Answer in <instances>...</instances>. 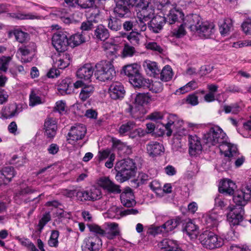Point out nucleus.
<instances>
[{"label": "nucleus", "instance_id": "f257e3e1", "mask_svg": "<svg viewBox=\"0 0 251 251\" xmlns=\"http://www.w3.org/2000/svg\"><path fill=\"white\" fill-rule=\"evenodd\" d=\"M226 134L219 126L211 127L203 136L204 143L209 147L218 146L220 152L229 158L235 157L238 154L236 145L227 142Z\"/></svg>", "mask_w": 251, "mask_h": 251}, {"label": "nucleus", "instance_id": "f03ea898", "mask_svg": "<svg viewBox=\"0 0 251 251\" xmlns=\"http://www.w3.org/2000/svg\"><path fill=\"white\" fill-rule=\"evenodd\" d=\"M151 0H115L114 12L119 17H124L129 12L130 6H135L141 10L137 13L138 19L149 21L154 15V9L149 6Z\"/></svg>", "mask_w": 251, "mask_h": 251}, {"label": "nucleus", "instance_id": "7ed1b4c3", "mask_svg": "<svg viewBox=\"0 0 251 251\" xmlns=\"http://www.w3.org/2000/svg\"><path fill=\"white\" fill-rule=\"evenodd\" d=\"M233 201L236 204L233 209L227 214V220L233 225H238L243 220L244 211L243 207L248 201L251 200V190L249 186L234 193Z\"/></svg>", "mask_w": 251, "mask_h": 251}, {"label": "nucleus", "instance_id": "20e7f679", "mask_svg": "<svg viewBox=\"0 0 251 251\" xmlns=\"http://www.w3.org/2000/svg\"><path fill=\"white\" fill-rule=\"evenodd\" d=\"M115 169L117 172L115 176L116 180L123 182L135 176L137 167L132 159L126 158L117 162Z\"/></svg>", "mask_w": 251, "mask_h": 251}, {"label": "nucleus", "instance_id": "39448f33", "mask_svg": "<svg viewBox=\"0 0 251 251\" xmlns=\"http://www.w3.org/2000/svg\"><path fill=\"white\" fill-rule=\"evenodd\" d=\"M167 119V123L163 124V125L167 131L166 134L168 136H170L173 132L179 136L185 135L187 133V130L181 128L183 121L176 115L169 114Z\"/></svg>", "mask_w": 251, "mask_h": 251}, {"label": "nucleus", "instance_id": "423d86ee", "mask_svg": "<svg viewBox=\"0 0 251 251\" xmlns=\"http://www.w3.org/2000/svg\"><path fill=\"white\" fill-rule=\"evenodd\" d=\"M94 75L101 81L112 79L115 75L114 67L110 61H101L95 65Z\"/></svg>", "mask_w": 251, "mask_h": 251}, {"label": "nucleus", "instance_id": "0eeeda50", "mask_svg": "<svg viewBox=\"0 0 251 251\" xmlns=\"http://www.w3.org/2000/svg\"><path fill=\"white\" fill-rule=\"evenodd\" d=\"M199 240L204 248L210 250L220 248L224 244L222 238L209 230H205L201 233Z\"/></svg>", "mask_w": 251, "mask_h": 251}, {"label": "nucleus", "instance_id": "6e6552de", "mask_svg": "<svg viewBox=\"0 0 251 251\" xmlns=\"http://www.w3.org/2000/svg\"><path fill=\"white\" fill-rule=\"evenodd\" d=\"M181 7L175 6L173 5L171 8L168 9L166 13H164V16H163L165 19L166 24L169 25L177 24L180 23L181 21L184 22V14L180 9Z\"/></svg>", "mask_w": 251, "mask_h": 251}, {"label": "nucleus", "instance_id": "1a4fd4ad", "mask_svg": "<svg viewBox=\"0 0 251 251\" xmlns=\"http://www.w3.org/2000/svg\"><path fill=\"white\" fill-rule=\"evenodd\" d=\"M86 132V128L83 124H77L72 126L68 133V143L74 144L77 141L82 139Z\"/></svg>", "mask_w": 251, "mask_h": 251}, {"label": "nucleus", "instance_id": "9d476101", "mask_svg": "<svg viewBox=\"0 0 251 251\" xmlns=\"http://www.w3.org/2000/svg\"><path fill=\"white\" fill-rule=\"evenodd\" d=\"M69 40L66 32H59L54 34L52 38V44L58 51H63L67 49Z\"/></svg>", "mask_w": 251, "mask_h": 251}, {"label": "nucleus", "instance_id": "9b49d317", "mask_svg": "<svg viewBox=\"0 0 251 251\" xmlns=\"http://www.w3.org/2000/svg\"><path fill=\"white\" fill-rule=\"evenodd\" d=\"M101 246V240L99 237L90 235L84 239L82 249L83 251H99Z\"/></svg>", "mask_w": 251, "mask_h": 251}, {"label": "nucleus", "instance_id": "f8f14e48", "mask_svg": "<svg viewBox=\"0 0 251 251\" xmlns=\"http://www.w3.org/2000/svg\"><path fill=\"white\" fill-rule=\"evenodd\" d=\"M189 153L191 156L200 154L202 151L201 140L196 135H189L188 136Z\"/></svg>", "mask_w": 251, "mask_h": 251}, {"label": "nucleus", "instance_id": "ddd939ff", "mask_svg": "<svg viewBox=\"0 0 251 251\" xmlns=\"http://www.w3.org/2000/svg\"><path fill=\"white\" fill-rule=\"evenodd\" d=\"M185 26L195 33L202 22L201 17L197 14L187 15L184 20Z\"/></svg>", "mask_w": 251, "mask_h": 251}, {"label": "nucleus", "instance_id": "4468645a", "mask_svg": "<svg viewBox=\"0 0 251 251\" xmlns=\"http://www.w3.org/2000/svg\"><path fill=\"white\" fill-rule=\"evenodd\" d=\"M215 25L213 23L202 22L195 33L201 38H208L214 34Z\"/></svg>", "mask_w": 251, "mask_h": 251}, {"label": "nucleus", "instance_id": "2eb2a0df", "mask_svg": "<svg viewBox=\"0 0 251 251\" xmlns=\"http://www.w3.org/2000/svg\"><path fill=\"white\" fill-rule=\"evenodd\" d=\"M108 92L111 99L118 100L123 98L126 92L123 85L120 82L116 81L110 85Z\"/></svg>", "mask_w": 251, "mask_h": 251}, {"label": "nucleus", "instance_id": "dca6fc26", "mask_svg": "<svg viewBox=\"0 0 251 251\" xmlns=\"http://www.w3.org/2000/svg\"><path fill=\"white\" fill-rule=\"evenodd\" d=\"M98 184L100 186L110 193L117 194L121 193L120 186L115 184L108 177L104 176L100 178Z\"/></svg>", "mask_w": 251, "mask_h": 251}, {"label": "nucleus", "instance_id": "f3484780", "mask_svg": "<svg viewBox=\"0 0 251 251\" xmlns=\"http://www.w3.org/2000/svg\"><path fill=\"white\" fill-rule=\"evenodd\" d=\"M44 102L45 97L42 91L37 88L32 89L29 96V106L34 107Z\"/></svg>", "mask_w": 251, "mask_h": 251}, {"label": "nucleus", "instance_id": "a211bd4d", "mask_svg": "<svg viewBox=\"0 0 251 251\" xmlns=\"http://www.w3.org/2000/svg\"><path fill=\"white\" fill-rule=\"evenodd\" d=\"M120 199L121 203L126 207H130L136 204L134 196L131 189L129 187L125 189L124 191L121 194Z\"/></svg>", "mask_w": 251, "mask_h": 251}, {"label": "nucleus", "instance_id": "6ab92c4d", "mask_svg": "<svg viewBox=\"0 0 251 251\" xmlns=\"http://www.w3.org/2000/svg\"><path fill=\"white\" fill-rule=\"evenodd\" d=\"M166 23L165 19L163 16L156 15L150 21L148 27L150 30L154 33H159Z\"/></svg>", "mask_w": 251, "mask_h": 251}, {"label": "nucleus", "instance_id": "aec40b11", "mask_svg": "<svg viewBox=\"0 0 251 251\" xmlns=\"http://www.w3.org/2000/svg\"><path fill=\"white\" fill-rule=\"evenodd\" d=\"M71 59V55L68 53L59 54L55 61L53 60V66L60 69H64L69 65Z\"/></svg>", "mask_w": 251, "mask_h": 251}, {"label": "nucleus", "instance_id": "412c9836", "mask_svg": "<svg viewBox=\"0 0 251 251\" xmlns=\"http://www.w3.org/2000/svg\"><path fill=\"white\" fill-rule=\"evenodd\" d=\"M161 251H183L177 245L176 241L164 239L159 244Z\"/></svg>", "mask_w": 251, "mask_h": 251}, {"label": "nucleus", "instance_id": "4be33fe9", "mask_svg": "<svg viewBox=\"0 0 251 251\" xmlns=\"http://www.w3.org/2000/svg\"><path fill=\"white\" fill-rule=\"evenodd\" d=\"M105 225L107 228L105 230L104 237L112 240L120 235V230L117 224L107 223Z\"/></svg>", "mask_w": 251, "mask_h": 251}, {"label": "nucleus", "instance_id": "5701e85b", "mask_svg": "<svg viewBox=\"0 0 251 251\" xmlns=\"http://www.w3.org/2000/svg\"><path fill=\"white\" fill-rule=\"evenodd\" d=\"M21 111V107H19L16 103H12L5 106L2 110L1 113L3 117L8 119L17 116Z\"/></svg>", "mask_w": 251, "mask_h": 251}, {"label": "nucleus", "instance_id": "b1692460", "mask_svg": "<svg viewBox=\"0 0 251 251\" xmlns=\"http://www.w3.org/2000/svg\"><path fill=\"white\" fill-rule=\"evenodd\" d=\"M94 71L91 64H86L78 69L76 75L81 79L89 80L92 76Z\"/></svg>", "mask_w": 251, "mask_h": 251}, {"label": "nucleus", "instance_id": "393cba45", "mask_svg": "<svg viewBox=\"0 0 251 251\" xmlns=\"http://www.w3.org/2000/svg\"><path fill=\"white\" fill-rule=\"evenodd\" d=\"M164 150L162 145L156 142H151L147 145V152L151 157L160 155Z\"/></svg>", "mask_w": 251, "mask_h": 251}, {"label": "nucleus", "instance_id": "a878e982", "mask_svg": "<svg viewBox=\"0 0 251 251\" xmlns=\"http://www.w3.org/2000/svg\"><path fill=\"white\" fill-rule=\"evenodd\" d=\"M236 188L235 184L229 179H225L219 187V191L220 193H226L229 195L234 194V189Z\"/></svg>", "mask_w": 251, "mask_h": 251}, {"label": "nucleus", "instance_id": "bb28decb", "mask_svg": "<svg viewBox=\"0 0 251 251\" xmlns=\"http://www.w3.org/2000/svg\"><path fill=\"white\" fill-rule=\"evenodd\" d=\"M143 66L147 73L151 76H155L159 74L160 70L155 62L146 60L144 62Z\"/></svg>", "mask_w": 251, "mask_h": 251}, {"label": "nucleus", "instance_id": "cd10ccee", "mask_svg": "<svg viewBox=\"0 0 251 251\" xmlns=\"http://www.w3.org/2000/svg\"><path fill=\"white\" fill-rule=\"evenodd\" d=\"M109 37L108 30L103 25L97 26L94 30V37L97 40L104 41Z\"/></svg>", "mask_w": 251, "mask_h": 251}, {"label": "nucleus", "instance_id": "c85d7f7f", "mask_svg": "<svg viewBox=\"0 0 251 251\" xmlns=\"http://www.w3.org/2000/svg\"><path fill=\"white\" fill-rule=\"evenodd\" d=\"M222 220V216L212 212L206 216L205 222L209 227H217L219 222Z\"/></svg>", "mask_w": 251, "mask_h": 251}, {"label": "nucleus", "instance_id": "c756f323", "mask_svg": "<svg viewBox=\"0 0 251 251\" xmlns=\"http://www.w3.org/2000/svg\"><path fill=\"white\" fill-rule=\"evenodd\" d=\"M149 79L144 78L139 73L136 75L129 79L130 83L135 87H143L146 88L147 85L149 83Z\"/></svg>", "mask_w": 251, "mask_h": 251}, {"label": "nucleus", "instance_id": "7c9ffc66", "mask_svg": "<svg viewBox=\"0 0 251 251\" xmlns=\"http://www.w3.org/2000/svg\"><path fill=\"white\" fill-rule=\"evenodd\" d=\"M72 83L71 79L66 78L63 79L58 86V90L62 94H70L72 92Z\"/></svg>", "mask_w": 251, "mask_h": 251}, {"label": "nucleus", "instance_id": "2f4dec72", "mask_svg": "<svg viewBox=\"0 0 251 251\" xmlns=\"http://www.w3.org/2000/svg\"><path fill=\"white\" fill-rule=\"evenodd\" d=\"M7 15L9 17L15 18L18 20L39 19L41 17L40 16L36 15V14H34V13H9L7 14Z\"/></svg>", "mask_w": 251, "mask_h": 251}, {"label": "nucleus", "instance_id": "473e14b6", "mask_svg": "<svg viewBox=\"0 0 251 251\" xmlns=\"http://www.w3.org/2000/svg\"><path fill=\"white\" fill-rule=\"evenodd\" d=\"M9 35L10 37L14 36L16 41L21 43H25L28 39V34L20 29H14L10 31Z\"/></svg>", "mask_w": 251, "mask_h": 251}, {"label": "nucleus", "instance_id": "72a5a7b5", "mask_svg": "<svg viewBox=\"0 0 251 251\" xmlns=\"http://www.w3.org/2000/svg\"><path fill=\"white\" fill-rule=\"evenodd\" d=\"M68 40L70 46L75 47L84 43L86 41V38L82 32L77 33L71 35Z\"/></svg>", "mask_w": 251, "mask_h": 251}, {"label": "nucleus", "instance_id": "f704fd0d", "mask_svg": "<svg viewBox=\"0 0 251 251\" xmlns=\"http://www.w3.org/2000/svg\"><path fill=\"white\" fill-rule=\"evenodd\" d=\"M185 232L191 239H196L199 233L198 226L192 222H188L185 227Z\"/></svg>", "mask_w": 251, "mask_h": 251}, {"label": "nucleus", "instance_id": "c9c22d12", "mask_svg": "<svg viewBox=\"0 0 251 251\" xmlns=\"http://www.w3.org/2000/svg\"><path fill=\"white\" fill-rule=\"evenodd\" d=\"M130 115L135 119L141 118L144 114V108L142 106L129 105L128 108L126 110Z\"/></svg>", "mask_w": 251, "mask_h": 251}, {"label": "nucleus", "instance_id": "e433bc0d", "mask_svg": "<svg viewBox=\"0 0 251 251\" xmlns=\"http://www.w3.org/2000/svg\"><path fill=\"white\" fill-rule=\"evenodd\" d=\"M123 71L129 80L139 73V66L137 64L127 65L123 67Z\"/></svg>", "mask_w": 251, "mask_h": 251}, {"label": "nucleus", "instance_id": "4c0bfd02", "mask_svg": "<svg viewBox=\"0 0 251 251\" xmlns=\"http://www.w3.org/2000/svg\"><path fill=\"white\" fill-rule=\"evenodd\" d=\"M155 6L158 10H161L163 13H166L168 9L174 5L172 0H153Z\"/></svg>", "mask_w": 251, "mask_h": 251}, {"label": "nucleus", "instance_id": "58836bf2", "mask_svg": "<svg viewBox=\"0 0 251 251\" xmlns=\"http://www.w3.org/2000/svg\"><path fill=\"white\" fill-rule=\"evenodd\" d=\"M96 18V16H95L94 18L92 16H90L87 20L83 22L80 27L82 31L91 30L94 27L95 24L98 22Z\"/></svg>", "mask_w": 251, "mask_h": 251}, {"label": "nucleus", "instance_id": "ea45409f", "mask_svg": "<svg viewBox=\"0 0 251 251\" xmlns=\"http://www.w3.org/2000/svg\"><path fill=\"white\" fill-rule=\"evenodd\" d=\"M95 90L93 85H86L81 89L79 97L82 101H85L94 93Z\"/></svg>", "mask_w": 251, "mask_h": 251}, {"label": "nucleus", "instance_id": "a19ab883", "mask_svg": "<svg viewBox=\"0 0 251 251\" xmlns=\"http://www.w3.org/2000/svg\"><path fill=\"white\" fill-rule=\"evenodd\" d=\"M219 26L221 34L223 36L227 35L232 29L231 20L229 19L225 20L220 24Z\"/></svg>", "mask_w": 251, "mask_h": 251}, {"label": "nucleus", "instance_id": "79ce46f5", "mask_svg": "<svg viewBox=\"0 0 251 251\" xmlns=\"http://www.w3.org/2000/svg\"><path fill=\"white\" fill-rule=\"evenodd\" d=\"M0 175L3 176V183H6V181L9 182L11 179L15 176V173L14 168L11 166L5 167L0 171Z\"/></svg>", "mask_w": 251, "mask_h": 251}, {"label": "nucleus", "instance_id": "37998d69", "mask_svg": "<svg viewBox=\"0 0 251 251\" xmlns=\"http://www.w3.org/2000/svg\"><path fill=\"white\" fill-rule=\"evenodd\" d=\"M119 35L115 36V38L126 37L134 45H137L139 43V34L137 32H131L128 35L125 32H121L119 33Z\"/></svg>", "mask_w": 251, "mask_h": 251}, {"label": "nucleus", "instance_id": "c03bdc74", "mask_svg": "<svg viewBox=\"0 0 251 251\" xmlns=\"http://www.w3.org/2000/svg\"><path fill=\"white\" fill-rule=\"evenodd\" d=\"M242 108L241 104L237 102L231 103L229 105H225L223 106V110L226 114H236L241 111Z\"/></svg>", "mask_w": 251, "mask_h": 251}, {"label": "nucleus", "instance_id": "a18cd8bd", "mask_svg": "<svg viewBox=\"0 0 251 251\" xmlns=\"http://www.w3.org/2000/svg\"><path fill=\"white\" fill-rule=\"evenodd\" d=\"M180 223V220L179 218L173 219L167 221L163 225L164 231L165 232L172 231L178 226Z\"/></svg>", "mask_w": 251, "mask_h": 251}, {"label": "nucleus", "instance_id": "49530a36", "mask_svg": "<svg viewBox=\"0 0 251 251\" xmlns=\"http://www.w3.org/2000/svg\"><path fill=\"white\" fill-rule=\"evenodd\" d=\"M107 214L110 218L119 219L122 217V207L113 205L108 209Z\"/></svg>", "mask_w": 251, "mask_h": 251}, {"label": "nucleus", "instance_id": "de8ad7c7", "mask_svg": "<svg viewBox=\"0 0 251 251\" xmlns=\"http://www.w3.org/2000/svg\"><path fill=\"white\" fill-rule=\"evenodd\" d=\"M59 232L58 230H52L49 239L48 241V245L50 247L57 248L59 245Z\"/></svg>", "mask_w": 251, "mask_h": 251}, {"label": "nucleus", "instance_id": "09e8293b", "mask_svg": "<svg viewBox=\"0 0 251 251\" xmlns=\"http://www.w3.org/2000/svg\"><path fill=\"white\" fill-rule=\"evenodd\" d=\"M173 76V72L171 67L169 65L165 66L160 73V79L164 81H168Z\"/></svg>", "mask_w": 251, "mask_h": 251}, {"label": "nucleus", "instance_id": "8fccbe9b", "mask_svg": "<svg viewBox=\"0 0 251 251\" xmlns=\"http://www.w3.org/2000/svg\"><path fill=\"white\" fill-rule=\"evenodd\" d=\"M184 22H183L182 24H181L179 26H177L176 28L173 29L171 31V34L172 36L176 38H181L184 36L186 31L185 29Z\"/></svg>", "mask_w": 251, "mask_h": 251}, {"label": "nucleus", "instance_id": "3c124183", "mask_svg": "<svg viewBox=\"0 0 251 251\" xmlns=\"http://www.w3.org/2000/svg\"><path fill=\"white\" fill-rule=\"evenodd\" d=\"M35 46L34 43H29L26 46L20 47L18 50V52H20L23 56L25 57L30 54L35 50Z\"/></svg>", "mask_w": 251, "mask_h": 251}, {"label": "nucleus", "instance_id": "603ef678", "mask_svg": "<svg viewBox=\"0 0 251 251\" xmlns=\"http://www.w3.org/2000/svg\"><path fill=\"white\" fill-rule=\"evenodd\" d=\"M148 83L149 84L147 85L146 88H148L152 92L160 93L163 90V84L160 81H155L151 83L149 79Z\"/></svg>", "mask_w": 251, "mask_h": 251}, {"label": "nucleus", "instance_id": "864d4df0", "mask_svg": "<svg viewBox=\"0 0 251 251\" xmlns=\"http://www.w3.org/2000/svg\"><path fill=\"white\" fill-rule=\"evenodd\" d=\"M88 191L89 201H94L101 198V192L100 189L99 188L93 186Z\"/></svg>", "mask_w": 251, "mask_h": 251}, {"label": "nucleus", "instance_id": "5fc2aeb1", "mask_svg": "<svg viewBox=\"0 0 251 251\" xmlns=\"http://www.w3.org/2000/svg\"><path fill=\"white\" fill-rule=\"evenodd\" d=\"M108 27L114 31H117L121 29V22L117 19L113 18L108 19Z\"/></svg>", "mask_w": 251, "mask_h": 251}, {"label": "nucleus", "instance_id": "6e6d98bb", "mask_svg": "<svg viewBox=\"0 0 251 251\" xmlns=\"http://www.w3.org/2000/svg\"><path fill=\"white\" fill-rule=\"evenodd\" d=\"M11 60L12 57L10 56H2L0 57V71L6 72Z\"/></svg>", "mask_w": 251, "mask_h": 251}, {"label": "nucleus", "instance_id": "4d7b16f0", "mask_svg": "<svg viewBox=\"0 0 251 251\" xmlns=\"http://www.w3.org/2000/svg\"><path fill=\"white\" fill-rule=\"evenodd\" d=\"M228 203V201L225 199L223 194H218L215 199V205L220 209L224 208Z\"/></svg>", "mask_w": 251, "mask_h": 251}, {"label": "nucleus", "instance_id": "13d9d810", "mask_svg": "<svg viewBox=\"0 0 251 251\" xmlns=\"http://www.w3.org/2000/svg\"><path fill=\"white\" fill-rule=\"evenodd\" d=\"M198 87V84L195 80H192L187 83L185 85L181 87L179 89L180 93L182 94L188 92L191 90L197 88Z\"/></svg>", "mask_w": 251, "mask_h": 251}, {"label": "nucleus", "instance_id": "bf43d9fd", "mask_svg": "<svg viewBox=\"0 0 251 251\" xmlns=\"http://www.w3.org/2000/svg\"><path fill=\"white\" fill-rule=\"evenodd\" d=\"M89 228L91 232L95 234H92L91 235H97L104 236L105 233V230L101 228L100 226L95 224H92L89 226Z\"/></svg>", "mask_w": 251, "mask_h": 251}, {"label": "nucleus", "instance_id": "052dcab7", "mask_svg": "<svg viewBox=\"0 0 251 251\" xmlns=\"http://www.w3.org/2000/svg\"><path fill=\"white\" fill-rule=\"evenodd\" d=\"M51 220V216L49 213H46L43 215L42 218L39 220L38 227V230L41 232L44 226Z\"/></svg>", "mask_w": 251, "mask_h": 251}, {"label": "nucleus", "instance_id": "680f3d73", "mask_svg": "<svg viewBox=\"0 0 251 251\" xmlns=\"http://www.w3.org/2000/svg\"><path fill=\"white\" fill-rule=\"evenodd\" d=\"M148 97L145 94H138L134 100V105L143 106V104L148 102Z\"/></svg>", "mask_w": 251, "mask_h": 251}, {"label": "nucleus", "instance_id": "e2e57ef3", "mask_svg": "<svg viewBox=\"0 0 251 251\" xmlns=\"http://www.w3.org/2000/svg\"><path fill=\"white\" fill-rule=\"evenodd\" d=\"M135 126V124L133 122H128L125 124H123L119 128V133L121 134H124L133 129Z\"/></svg>", "mask_w": 251, "mask_h": 251}, {"label": "nucleus", "instance_id": "0e129e2a", "mask_svg": "<svg viewBox=\"0 0 251 251\" xmlns=\"http://www.w3.org/2000/svg\"><path fill=\"white\" fill-rule=\"evenodd\" d=\"M192 0H172L173 5L181 7L182 9L186 8L191 3Z\"/></svg>", "mask_w": 251, "mask_h": 251}, {"label": "nucleus", "instance_id": "69168bd1", "mask_svg": "<svg viewBox=\"0 0 251 251\" xmlns=\"http://www.w3.org/2000/svg\"><path fill=\"white\" fill-rule=\"evenodd\" d=\"M57 128L56 120L52 118H48L44 123V129Z\"/></svg>", "mask_w": 251, "mask_h": 251}, {"label": "nucleus", "instance_id": "338daca9", "mask_svg": "<svg viewBox=\"0 0 251 251\" xmlns=\"http://www.w3.org/2000/svg\"><path fill=\"white\" fill-rule=\"evenodd\" d=\"M54 109L60 114L65 113L66 112V103L63 100L57 101Z\"/></svg>", "mask_w": 251, "mask_h": 251}, {"label": "nucleus", "instance_id": "774afa93", "mask_svg": "<svg viewBox=\"0 0 251 251\" xmlns=\"http://www.w3.org/2000/svg\"><path fill=\"white\" fill-rule=\"evenodd\" d=\"M76 197L80 201H89L88 191L77 190Z\"/></svg>", "mask_w": 251, "mask_h": 251}]
</instances>
